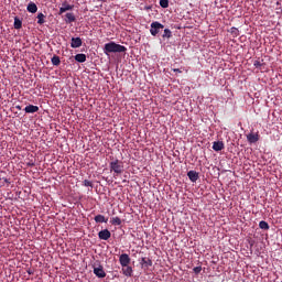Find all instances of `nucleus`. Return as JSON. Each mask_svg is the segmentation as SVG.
<instances>
[{"instance_id": "1", "label": "nucleus", "mask_w": 282, "mask_h": 282, "mask_svg": "<svg viewBox=\"0 0 282 282\" xmlns=\"http://www.w3.org/2000/svg\"><path fill=\"white\" fill-rule=\"evenodd\" d=\"M127 47L121 44H116L115 42H109L108 44L104 45V54H121L126 53Z\"/></svg>"}, {"instance_id": "2", "label": "nucleus", "mask_w": 282, "mask_h": 282, "mask_svg": "<svg viewBox=\"0 0 282 282\" xmlns=\"http://www.w3.org/2000/svg\"><path fill=\"white\" fill-rule=\"evenodd\" d=\"M110 172H113V177L121 175L124 172V163L116 159L115 161L109 163Z\"/></svg>"}, {"instance_id": "3", "label": "nucleus", "mask_w": 282, "mask_h": 282, "mask_svg": "<svg viewBox=\"0 0 282 282\" xmlns=\"http://www.w3.org/2000/svg\"><path fill=\"white\" fill-rule=\"evenodd\" d=\"M162 30H164V25L159 21H153L150 24V34L153 36H158Z\"/></svg>"}, {"instance_id": "4", "label": "nucleus", "mask_w": 282, "mask_h": 282, "mask_svg": "<svg viewBox=\"0 0 282 282\" xmlns=\"http://www.w3.org/2000/svg\"><path fill=\"white\" fill-rule=\"evenodd\" d=\"M119 261L122 268L129 267V264H131V258H129L128 253H122L119 258Z\"/></svg>"}, {"instance_id": "5", "label": "nucleus", "mask_w": 282, "mask_h": 282, "mask_svg": "<svg viewBox=\"0 0 282 282\" xmlns=\"http://www.w3.org/2000/svg\"><path fill=\"white\" fill-rule=\"evenodd\" d=\"M74 9V4H68L67 0H64L62 7L59 8V15L66 13L67 11H72Z\"/></svg>"}, {"instance_id": "6", "label": "nucleus", "mask_w": 282, "mask_h": 282, "mask_svg": "<svg viewBox=\"0 0 282 282\" xmlns=\"http://www.w3.org/2000/svg\"><path fill=\"white\" fill-rule=\"evenodd\" d=\"M141 267L144 271L149 270V268L153 267V261L151 258H142Z\"/></svg>"}, {"instance_id": "7", "label": "nucleus", "mask_w": 282, "mask_h": 282, "mask_svg": "<svg viewBox=\"0 0 282 282\" xmlns=\"http://www.w3.org/2000/svg\"><path fill=\"white\" fill-rule=\"evenodd\" d=\"M94 274L100 279L106 278L107 273L105 272V269H102L101 265L99 267H94Z\"/></svg>"}, {"instance_id": "8", "label": "nucleus", "mask_w": 282, "mask_h": 282, "mask_svg": "<svg viewBox=\"0 0 282 282\" xmlns=\"http://www.w3.org/2000/svg\"><path fill=\"white\" fill-rule=\"evenodd\" d=\"M23 110L28 115H34V113L39 112L40 108H39V106L29 105V106L24 107Z\"/></svg>"}, {"instance_id": "9", "label": "nucleus", "mask_w": 282, "mask_h": 282, "mask_svg": "<svg viewBox=\"0 0 282 282\" xmlns=\"http://www.w3.org/2000/svg\"><path fill=\"white\" fill-rule=\"evenodd\" d=\"M99 239L107 241L108 239H111V231L108 229H102L99 231Z\"/></svg>"}, {"instance_id": "10", "label": "nucleus", "mask_w": 282, "mask_h": 282, "mask_svg": "<svg viewBox=\"0 0 282 282\" xmlns=\"http://www.w3.org/2000/svg\"><path fill=\"white\" fill-rule=\"evenodd\" d=\"M82 44H83V42H82L80 37H72L70 39V47L78 48L82 46Z\"/></svg>"}, {"instance_id": "11", "label": "nucleus", "mask_w": 282, "mask_h": 282, "mask_svg": "<svg viewBox=\"0 0 282 282\" xmlns=\"http://www.w3.org/2000/svg\"><path fill=\"white\" fill-rule=\"evenodd\" d=\"M247 139H248L249 143H256V142H259L260 135H259V133H249L247 135Z\"/></svg>"}, {"instance_id": "12", "label": "nucleus", "mask_w": 282, "mask_h": 282, "mask_svg": "<svg viewBox=\"0 0 282 282\" xmlns=\"http://www.w3.org/2000/svg\"><path fill=\"white\" fill-rule=\"evenodd\" d=\"M28 12L31 13V14H36L37 13V4L36 3H33V2H30L28 4V8H26Z\"/></svg>"}, {"instance_id": "13", "label": "nucleus", "mask_w": 282, "mask_h": 282, "mask_svg": "<svg viewBox=\"0 0 282 282\" xmlns=\"http://www.w3.org/2000/svg\"><path fill=\"white\" fill-rule=\"evenodd\" d=\"M187 177L189 178L191 182H197L199 180V173H196L195 171H189L187 173Z\"/></svg>"}, {"instance_id": "14", "label": "nucleus", "mask_w": 282, "mask_h": 282, "mask_svg": "<svg viewBox=\"0 0 282 282\" xmlns=\"http://www.w3.org/2000/svg\"><path fill=\"white\" fill-rule=\"evenodd\" d=\"M133 273V269L129 265L122 267V274L127 278H131Z\"/></svg>"}, {"instance_id": "15", "label": "nucleus", "mask_w": 282, "mask_h": 282, "mask_svg": "<svg viewBox=\"0 0 282 282\" xmlns=\"http://www.w3.org/2000/svg\"><path fill=\"white\" fill-rule=\"evenodd\" d=\"M212 149H214L216 152H220L224 149L223 141H215L214 145H212Z\"/></svg>"}, {"instance_id": "16", "label": "nucleus", "mask_w": 282, "mask_h": 282, "mask_svg": "<svg viewBox=\"0 0 282 282\" xmlns=\"http://www.w3.org/2000/svg\"><path fill=\"white\" fill-rule=\"evenodd\" d=\"M75 61L77 63L83 64L87 61V56L85 54H77V55H75Z\"/></svg>"}, {"instance_id": "17", "label": "nucleus", "mask_w": 282, "mask_h": 282, "mask_svg": "<svg viewBox=\"0 0 282 282\" xmlns=\"http://www.w3.org/2000/svg\"><path fill=\"white\" fill-rule=\"evenodd\" d=\"M23 28V21H21L18 17L14 18V29L21 30Z\"/></svg>"}, {"instance_id": "18", "label": "nucleus", "mask_w": 282, "mask_h": 282, "mask_svg": "<svg viewBox=\"0 0 282 282\" xmlns=\"http://www.w3.org/2000/svg\"><path fill=\"white\" fill-rule=\"evenodd\" d=\"M75 21H76V18H75L74 13H67V14H66V23H67V24H72V23H74Z\"/></svg>"}, {"instance_id": "19", "label": "nucleus", "mask_w": 282, "mask_h": 282, "mask_svg": "<svg viewBox=\"0 0 282 282\" xmlns=\"http://www.w3.org/2000/svg\"><path fill=\"white\" fill-rule=\"evenodd\" d=\"M36 19H37V24L39 25H43L45 23V15H44V13H37Z\"/></svg>"}, {"instance_id": "20", "label": "nucleus", "mask_w": 282, "mask_h": 282, "mask_svg": "<svg viewBox=\"0 0 282 282\" xmlns=\"http://www.w3.org/2000/svg\"><path fill=\"white\" fill-rule=\"evenodd\" d=\"M51 64H53L54 66H59L61 65V58L58 55H54L52 58H51Z\"/></svg>"}, {"instance_id": "21", "label": "nucleus", "mask_w": 282, "mask_h": 282, "mask_svg": "<svg viewBox=\"0 0 282 282\" xmlns=\"http://www.w3.org/2000/svg\"><path fill=\"white\" fill-rule=\"evenodd\" d=\"M95 221L98 223V224H102V223H107L108 219H106V217L102 216V215H97V216L95 217Z\"/></svg>"}, {"instance_id": "22", "label": "nucleus", "mask_w": 282, "mask_h": 282, "mask_svg": "<svg viewBox=\"0 0 282 282\" xmlns=\"http://www.w3.org/2000/svg\"><path fill=\"white\" fill-rule=\"evenodd\" d=\"M259 228H261L262 230H269L270 226L265 220L259 221Z\"/></svg>"}, {"instance_id": "23", "label": "nucleus", "mask_w": 282, "mask_h": 282, "mask_svg": "<svg viewBox=\"0 0 282 282\" xmlns=\"http://www.w3.org/2000/svg\"><path fill=\"white\" fill-rule=\"evenodd\" d=\"M173 36L172 31L170 29H164V33L162 35L163 39H171Z\"/></svg>"}, {"instance_id": "24", "label": "nucleus", "mask_w": 282, "mask_h": 282, "mask_svg": "<svg viewBox=\"0 0 282 282\" xmlns=\"http://www.w3.org/2000/svg\"><path fill=\"white\" fill-rule=\"evenodd\" d=\"M110 224L113 226H121V219L119 217L111 218Z\"/></svg>"}, {"instance_id": "25", "label": "nucleus", "mask_w": 282, "mask_h": 282, "mask_svg": "<svg viewBox=\"0 0 282 282\" xmlns=\"http://www.w3.org/2000/svg\"><path fill=\"white\" fill-rule=\"evenodd\" d=\"M159 6L164 9L169 8V0H160Z\"/></svg>"}, {"instance_id": "26", "label": "nucleus", "mask_w": 282, "mask_h": 282, "mask_svg": "<svg viewBox=\"0 0 282 282\" xmlns=\"http://www.w3.org/2000/svg\"><path fill=\"white\" fill-rule=\"evenodd\" d=\"M231 34H234L235 36H239V30L237 28H231Z\"/></svg>"}, {"instance_id": "27", "label": "nucleus", "mask_w": 282, "mask_h": 282, "mask_svg": "<svg viewBox=\"0 0 282 282\" xmlns=\"http://www.w3.org/2000/svg\"><path fill=\"white\" fill-rule=\"evenodd\" d=\"M83 183H84V186H86V187H93V183L88 180H84Z\"/></svg>"}, {"instance_id": "28", "label": "nucleus", "mask_w": 282, "mask_h": 282, "mask_svg": "<svg viewBox=\"0 0 282 282\" xmlns=\"http://www.w3.org/2000/svg\"><path fill=\"white\" fill-rule=\"evenodd\" d=\"M262 66L260 61H254V67L260 68Z\"/></svg>"}, {"instance_id": "29", "label": "nucleus", "mask_w": 282, "mask_h": 282, "mask_svg": "<svg viewBox=\"0 0 282 282\" xmlns=\"http://www.w3.org/2000/svg\"><path fill=\"white\" fill-rule=\"evenodd\" d=\"M194 272H195L196 274L200 273V272H202V267H196V268H194Z\"/></svg>"}, {"instance_id": "30", "label": "nucleus", "mask_w": 282, "mask_h": 282, "mask_svg": "<svg viewBox=\"0 0 282 282\" xmlns=\"http://www.w3.org/2000/svg\"><path fill=\"white\" fill-rule=\"evenodd\" d=\"M172 72L177 73V74H182V70L180 68H172Z\"/></svg>"}, {"instance_id": "31", "label": "nucleus", "mask_w": 282, "mask_h": 282, "mask_svg": "<svg viewBox=\"0 0 282 282\" xmlns=\"http://www.w3.org/2000/svg\"><path fill=\"white\" fill-rule=\"evenodd\" d=\"M26 165H28L29 167H33L35 164H34L33 161H30V162L26 163Z\"/></svg>"}, {"instance_id": "32", "label": "nucleus", "mask_w": 282, "mask_h": 282, "mask_svg": "<svg viewBox=\"0 0 282 282\" xmlns=\"http://www.w3.org/2000/svg\"><path fill=\"white\" fill-rule=\"evenodd\" d=\"M15 109L21 110L22 107L21 106H15Z\"/></svg>"}, {"instance_id": "33", "label": "nucleus", "mask_w": 282, "mask_h": 282, "mask_svg": "<svg viewBox=\"0 0 282 282\" xmlns=\"http://www.w3.org/2000/svg\"><path fill=\"white\" fill-rule=\"evenodd\" d=\"M276 6H280V2H276Z\"/></svg>"}]
</instances>
